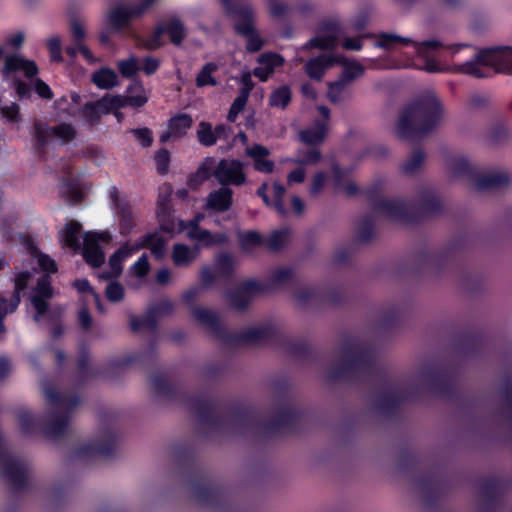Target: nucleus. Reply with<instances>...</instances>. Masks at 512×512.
Returning a JSON list of instances; mask_svg holds the SVG:
<instances>
[{
	"mask_svg": "<svg viewBox=\"0 0 512 512\" xmlns=\"http://www.w3.org/2000/svg\"><path fill=\"white\" fill-rule=\"evenodd\" d=\"M341 353L342 361L327 371L329 381L352 382L358 378L359 373H363L380 387L387 389L378 394L374 401L375 407L385 415L396 413L404 402L416 400L417 390L414 388L407 391L392 389L388 372L377 362L371 346L347 340L341 345Z\"/></svg>",
	"mask_w": 512,
	"mask_h": 512,
	"instance_id": "nucleus-1",
	"label": "nucleus"
},
{
	"mask_svg": "<svg viewBox=\"0 0 512 512\" xmlns=\"http://www.w3.org/2000/svg\"><path fill=\"white\" fill-rule=\"evenodd\" d=\"M365 194L374 211L383 213L395 222L417 224L443 211L442 201L431 188L420 190L417 203L401 199L388 200L381 197L375 188L367 190Z\"/></svg>",
	"mask_w": 512,
	"mask_h": 512,
	"instance_id": "nucleus-2",
	"label": "nucleus"
},
{
	"mask_svg": "<svg viewBox=\"0 0 512 512\" xmlns=\"http://www.w3.org/2000/svg\"><path fill=\"white\" fill-rule=\"evenodd\" d=\"M443 114L440 100L431 94L419 96L406 105L399 116L397 134L399 138L414 141L433 132Z\"/></svg>",
	"mask_w": 512,
	"mask_h": 512,
	"instance_id": "nucleus-3",
	"label": "nucleus"
},
{
	"mask_svg": "<svg viewBox=\"0 0 512 512\" xmlns=\"http://www.w3.org/2000/svg\"><path fill=\"white\" fill-rule=\"evenodd\" d=\"M149 382L157 396L184 403L197 416L199 424L211 429L223 426L224 418L218 413L213 400L202 394L190 395L183 392L178 384L172 383L160 372L151 374Z\"/></svg>",
	"mask_w": 512,
	"mask_h": 512,
	"instance_id": "nucleus-4",
	"label": "nucleus"
},
{
	"mask_svg": "<svg viewBox=\"0 0 512 512\" xmlns=\"http://www.w3.org/2000/svg\"><path fill=\"white\" fill-rule=\"evenodd\" d=\"M235 424L246 431L256 432L264 437H270L282 429L297 431L304 418V412L296 408H284L270 420L262 417L254 407L235 404L231 407Z\"/></svg>",
	"mask_w": 512,
	"mask_h": 512,
	"instance_id": "nucleus-5",
	"label": "nucleus"
},
{
	"mask_svg": "<svg viewBox=\"0 0 512 512\" xmlns=\"http://www.w3.org/2000/svg\"><path fill=\"white\" fill-rule=\"evenodd\" d=\"M454 70L475 78H490L496 74L512 75V46L483 48L473 59L455 64Z\"/></svg>",
	"mask_w": 512,
	"mask_h": 512,
	"instance_id": "nucleus-6",
	"label": "nucleus"
},
{
	"mask_svg": "<svg viewBox=\"0 0 512 512\" xmlns=\"http://www.w3.org/2000/svg\"><path fill=\"white\" fill-rule=\"evenodd\" d=\"M44 392L49 404L56 409L43 425V434L49 439H60L66 434L71 412L80 404V397L77 394L64 395L53 387H46Z\"/></svg>",
	"mask_w": 512,
	"mask_h": 512,
	"instance_id": "nucleus-7",
	"label": "nucleus"
},
{
	"mask_svg": "<svg viewBox=\"0 0 512 512\" xmlns=\"http://www.w3.org/2000/svg\"><path fill=\"white\" fill-rule=\"evenodd\" d=\"M449 168L454 177L467 178L478 191L500 189L507 187L510 183V178L506 173H483L466 157L453 158L449 163Z\"/></svg>",
	"mask_w": 512,
	"mask_h": 512,
	"instance_id": "nucleus-8",
	"label": "nucleus"
},
{
	"mask_svg": "<svg viewBox=\"0 0 512 512\" xmlns=\"http://www.w3.org/2000/svg\"><path fill=\"white\" fill-rule=\"evenodd\" d=\"M377 38V45L383 49H392L397 45H411L414 49L415 55L424 61V65L420 67L421 69L429 73H437L442 71L440 64L429 55L430 51H435L442 46L440 41L426 40L423 42H417L409 37H402L396 34L385 32L380 33Z\"/></svg>",
	"mask_w": 512,
	"mask_h": 512,
	"instance_id": "nucleus-9",
	"label": "nucleus"
},
{
	"mask_svg": "<svg viewBox=\"0 0 512 512\" xmlns=\"http://www.w3.org/2000/svg\"><path fill=\"white\" fill-rule=\"evenodd\" d=\"M214 161L213 157H208L198 168V173L203 175L204 179H208L211 176L210 167L207 163L213 164ZM212 175L225 187L229 185L242 186L247 180L244 164L238 159H220Z\"/></svg>",
	"mask_w": 512,
	"mask_h": 512,
	"instance_id": "nucleus-10",
	"label": "nucleus"
},
{
	"mask_svg": "<svg viewBox=\"0 0 512 512\" xmlns=\"http://www.w3.org/2000/svg\"><path fill=\"white\" fill-rule=\"evenodd\" d=\"M285 343V333L276 325L248 327L241 332H231L227 346L270 344L281 346Z\"/></svg>",
	"mask_w": 512,
	"mask_h": 512,
	"instance_id": "nucleus-11",
	"label": "nucleus"
},
{
	"mask_svg": "<svg viewBox=\"0 0 512 512\" xmlns=\"http://www.w3.org/2000/svg\"><path fill=\"white\" fill-rule=\"evenodd\" d=\"M421 377L433 395L448 400L457 399V380L447 369L439 366H429L422 371Z\"/></svg>",
	"mask_w": 512,
	"mask_h": 512,
	"instance_id": "nucleus-12",
	"label": "nucleus"
},
{
	"mask_svg": "<svg viewBox=\"0 0 512 512\" xmlns=\"http://www.w3.org/2000/svg\"><path fill=\"white\" fill-rule=\"evenodd\" d=\"M193 497L201 504L212 508H223L229 502V492L225 486L212 483L204 474L191 479Z\"/></svg>",
	"mask_w": 512,
	"mask_h": 512,
	"instance_id": "nucleus-13",
	"label": "nucleus"
},
{
	"mask_svg": "<svg viewBox=\"0 0 512 512\" xmlns=\"http://www.w3.org/2000/svg\"><path fill=\"white\" fill-rule=\"evenodd\" d=\"M117 447V434L114 429H103L102 434L90 442L83 443L74 449L75 458L101 457L110 459L114 456Z\"/></svg>",
	"mask_w": 512,
	"mask_h": 512,
	"instance_id": "nucleus-14",
	"label": "nucleus"
},
{
	"mask_svg": "<svg viewBox=\"0 0 512 512\" xmlns=\"http://www.w3.org/2000/svg\"><path fill=\"white\" fill-rule=\"evenodd\" d=\"M416 481L422 494L424 506L428 509L434 508L448 489L447 481L436 471L426 472L420 475Z\"/></svg>",
	"mask_w": 512,
	"mask_h": 512,
	"instance_id": "nucleus-15",
	"label": "nucleus"
},
{
	"mask_svg": "<svg viewBox=\"0 0 512 512\" xmlns=\"http://www.w3.org/2000/svg\"><path fill=\"white\" fill-rule=\"evenodd\" d=\"M269 292V285L257 280H247L233 290L225 293L228 304L235 310L245 311L254 295H261Z\"/></svg>",
	"mask_w": 512,
	"mask_h": 512,
	"instance_id": "nucleus-16",
	"label": "nucleus"
},
{
	"mask_svg": "<svg viewBox=\"0 0 512 512\" xmlns=\"http://www.w3.org/2000/svg\"><path fill=\"white\" fill-rule=\"evenodd\" d=\"M109 198L118 219L119 233L128 236L136 226L132 205L125 196H120L116 186L109 190Z\"/></svg>",
	"mask_w": 512,
	"mask_h": 512,
	"instance_id": "nucleus-17",
	"label": "nucleus"
},
{
	"mask_svg": "<svg viewBox=\"0 0 512 512\" xmlns=\"http://www.w3.org/2000/svg\"><path fill=\"white\" fill-rule=\"evenodd\" d=\"M479 487L482 496L479 512H495L502 494L508 488L507 482L499 477H487Z\"/></svg>",
	"mask_w": 512,
	"mask_h": 512,
	"instance_id": "nucleus-18",
	"label": "nucleus"
},
{
	"mask_svg": "<svg viewBox=\"0 0 512 512\" xmlns=\"http://www.w3.org/2000/svg\"><path fill=\"white\" fill-rule=\"evenodd\" d=\"M492 339L481 330H469L460 336L457 350L467 357L485 354L489 351Z\"/></svg>",
	"mask_w": 512,
	"mask_h": 512,
	"instance_id": "nucleus-19",
	"label": "nucleus"
},
{
	"mask_svg": "<svg viewBox=\"0 0 512 512\" xmlns=\"http://www.w3.org/2000/svg\"><path fill=\"white\" fill-rule=\"evenodd\" d=\"M227 11L235 20L234 30L240 35L244 36L254 31V12L248 5H236L233 0H220Z\"/></svg>",
	"mask_w": 512,
	"mask_h": 512,
	"instance_id": "nucleus-20",
	"label": "nucleus"
},
{
	"mask_svg": "<svg viewBox=\"0 0 512 512\" xmlns=\"http://www.w3.org/2000/svg\"><path fill=\"white\" fill-rule=\"evenodd\" d=\"M194 319L206 327L213 337L222 344L227 345L231 332L221 323L217 313L202 307H192Z\"/></svg>",
	"mask_w": 512,
	"mask_h": 512,
	"instance_id": "nucleus-21",
	"label": "nucleus"
},
{
	"mask_svg": "<svg viewBox=\"0 0 512 512\" xmlns=\"http://www.w3.org/2000/svg\"><path fill=\"white\" fill-rule=\"evenodd\" d=\"M233 134V128L227 124H217L215 127L208 121H200L196 130L198 142L204 147H211L218 140L227 141Z\"/></svg>",
	"mask_w": 512,
	"mask_h": 512,
	"instance_id": "nucleus-22",
	"label": "nucleus"
},
{
	"mask_svg": "<svg viewBox=\"0 0 512 512\" xmlns=\"http://www.w3.org/2000/svg\"><path fill=\"white\" fill-rule=\"evenodd\" d=\"M156 360L157 344L155 341H152L143 351L112 359L109 361L108 367L113 370H124L133 364L151 365L154 364Z\"/></svg>",
	"mask_w": 512,
	"mask_h": 512,
	"instance_id": "nucleus-23",
	"label": "nucleus"
},
{
	"mask_svg": "<svg viewBox=\"0 0 512 512\" xmlns=\"http://www.w3.org/2000/svg\"><path fill=\"white\" fill-rule=\"evenodd\" d=\"M344 60V57L341 55L321 54L307 61L305 72L311 79L320 81L328 68L342 64Z\"/></svg>",
	"mask_w": 512,
	"mask_h": 512,
	"instance_id": "nucleus-24",
	"label": "nucleus"
},
{
	"mask_svg": "<svg viewBox=\"0 0 512 512\" xmlns=\"http://www.w3.org/2000/svg\"><path fill=\"white\" fill-rule=\"evenodd\" d=\"M138 17H140V15L135 13L134 6L118 5L109 11L107 22L113 32H119L125 28H129L131 20Z\"/></svg>",
	"mask_w": 512,
	"mask_h": 512,
	"instance_id": "nucleus-25",
	"label": "nucleus"
},
{
	"mask_svg": "<svg viewBox=\"0 0 512 512\" xmlns=\"http://www.w3.org/2000/svg\"><path fill=\"white\" fill-rule=\"evenodd\" d=\"M233 204V191L229 187L222 186L211 191L207 198L205 208L208 211L223 213L228 211Z\"/></svg>",
	"mask_w": 512,
	"mask_h": 512,
	"instance_id": "nucleus-26",
	"label": "nucleus"
},
{
	"mask_svg": "<svg viewBox=\"0 0 512 512\" xmlns=\"http://www.w3.org/2000/svg\"><path fill=\"white\" fill-rule=\"evenodd\" d=\"M246 155L253 160V167L257 172L270 174L274 171L275 163L266 159L270 150L262 144H253L246 148Z\"/></svg>",
	"mask_w": 512,
	"mask_h": 512,
	"instance_id": "nucleus-27",
	"label": "nucleus"
},
{
	"mask_svg": "<svg viewBox=\"0 0 512 512\" xmlns=\"http://www.w3.org/2000/svg\"><path fill=\"white\" fill-rule=\"evenodd\" d=\"M134 250L149 249L155 259L160 260L166 252V242L158 235V232L146 233L135 244Z\"/></svg>",
	"mask_w": 512,
	"mask_h": 512,
	"instance_id": "nucleus-28",
	"label": "nucleus"
},
{
	"mask_svg": "<svg viewBox=\"0 0 512 512\" xmlns=\"http://www.w3.org/2000/svg\"><path fill=\"white\" fill-rule=\"evenodd\" d=\"M134 247H130L127 243L119 247L109 258V271L101 274L104 279L118 278L123 271V261L130 257L134 252Z\"/></svg>",
	"mask_w": 512,
	"mask_h": 512,
	"instance_id": "nucleus-29",
	"label": "nucleus"
},
{
	"mask_svg": "<svg viewBox=\"0 0 512 512\" xmlns=\"http://www.w3.org/2000/svg\"><path fill=\"white\" fill-rule=\"evenodd\" d=\"M59 193L61 197L70 204L79 203L83 199L79 181L72 175L62 177L59 184Z\"/></svg>",
	"mask_w": 512,
	"mask_h": 512,
	"instance_id": "nucleus-30",
	"label": "nucleus"
},
{
	"mask_svg": "<svg viewBox=\"0 0 512 512\" xmlns=\"http://www.w3.org/2000/svg\"><path fill=\"white\" fill-rule=\"evenodd\" d=\"M200 249L198 245L190 248L186 244L176 243L173 245L172 260L175 266H189L199 255Z\"/></svg>",
	"mask_w": 512,
	"mask_h": 512,
	"instance_id": "nucleus-31",
	"label": "nucleus"
},
{
	"mask_svg": "<svg viewBox=\"0 0 512 512\" xmlns=\"http://www.w3.org/2000/svg\"><path fill=\"white\" fill-rule=\"evenodd\" d=\"M327 129V123L318 120L312 127L301 131L300 140L310 146L321 144L326 138Z\"/></svg>",
	"mask_w": 512,
	"mask_h": 512,
	"instance_id": "nucleus-32",
	"label": "nucleus"
},
{
	"mask_svg": "<svg viewBox=\"0 0 512 512\" xmlns=\"http://www.w3.org/2000/svg\"><path fill=\"white\" fill-rule=\"evenodd\" d=\"M82 255L85 262L93 268H98L105 262V254L99 244L85 237Z\"/></svg>",
	"mask_w": 512,
	"mask_h": 512,
	"instance_id": "nucleus-33",
	"label": "nucleus"
},
{
	"mask_svg": "<svg viewBox=\"0 0 512 512\" xmlns=\"http://www.w3.org/2000/svg\"><path fill=\"white\" fill-rule=\"evenodd\" d=\"M161 25L164 33L169 36L171 43L175 46H180L187 35L183 22L177 17H171Z\"/></svg>",
	"mask_w": 512,
	"mask_h": 512,
	"instance_id": "nucleus-34",
	"label": "nucleus"
},
{
	"mask_svg": "<svg viewBox=\"0 0 512 512\" xmlns=\"http://www.w3.org/2000/svg\"><path fill=\"white\" fill-rule=\"evenodd\" d=\"M282 346H285L288 353L294 357L305 360H315L317 358L315 349L307 341H288L285 336V343Z\"/></svg>",
	"mask_w": 512,
	"mask_h": 512,
	"instance_id": "nucleus-35",
	"label": "nucleus"
},
{
	"mask_svg": "<svg viewBox=\"0 0 512 512\" xmlns=\"http://www.w3.org/2000/svg\"><path fill=\"white\" fill-rule=\"evenodd\" d=\"M77 371L81 378H94L100 376V372L89 366V349L85 343L79 346L77 357Z\"/></svg>",
	"mask_w": 512,
	"mask_h": 512,
	"instance_id": "nucleus-36",
	"label": "nucleus"
},
{
	"mask_svg": "<svg viewBox=\"0 0 512 512\" xmlns=\"http://www.w3.org/2000/svg\"><path fill=\"white\" fill-rule=\"evenodd\" d=\"M192 125L193 119L191 115L187 113H177L172 116L167 123L168 128L172 130L175 138H182L185 136Z\"/></svg>",
	"mask_w": 512,
	"mask_h": 512,
	"instance_id": "nucleus-37",
	"label": "nucleus"
},
{
	"mask_svg": "<svg viewBox=\"0 0 512 512\" xmlns=\"http://www.w3.org/2000/svg\"><path fill=\"white\" fill-rule=\"evenodd\" d=\"M92 82L100 89H112L118 84V76L109 67H102L92 74Z\"/></svg>",
	"mask_w": 512,
	"mask_h": 512,
	"instance_id": "nucleus-38",
	"label": "nucleus"
},
{
	"mask_svg": "<svg viewBox=\"0 0 512 512\" xmlns=\"http://www.w3.org/2000/svg\"><path fill=\"white\" fill-rule=\"evenodd\" d=\"M81 230L82 225L78 221L72 220L68 222L63 231H61L63 243L73 250H78L80 248L79 234Z\"/></svg>",
	"mask_w": 512,
	"mask_h": 512,
	"instance_id": "nucleus-39",
	"label": "nucleus"
},
{
	"mask_svg": "<svg viewBox=\"0 0 512 512\" xmlns=\"http://www.w3.org/2000/svg\"><path fill=\"white\" fill-rule=\"evenodd\" d=\"M292 100V92L289 86L282 85L274 89L268 99V104L272 108L285 110Z\"/></svg>",
	"mask_w": 512,
	"mask_h": 512,
	"instance_id": "nucleus-40",
	"label": "nucleus"
},
{
	"mask_svg": "<svg viewBox=\"0 0 512 512\" xmlns=\"http://www.w3.org/2000/svg\"><path fill=\"white\" fill-rule=\"evenodd\" d=\"M218 65L215 62H207L205 63L201 70L198 72L195 78V84L198 88H203L206 86H217L218 81L213 76V73L218 70Z\"/></svg>",
	"mask_w": 512,
	"mask_h": 512,
	"instance_id": "nucleus-41",
	"label": "nucleus"
},
{
	"mask_svg": "<svg viewBox=\"0 0 512 512\" xmlns=\"http://www.w3.org/2000/svg\"><path fill=\"white\" fill-rule=\"evenodd\" d=\"M355 231L358 242H369L374 235V217L371 214L364 215L357 223Z\"/></svg>",
	"mask_w": 512,
	"mask_h": 512,
	"instance_id": "nucleus-42",
	"label": "nucleus"
},
{
	"mask_svg": "<svg viewBox=\"0 0 512 512\" xmlns=\"http://www.w3.org/2000/svg\"><path fill=\"white\" fill-rule=\"evenodd\" d=\"M157 325L158 321L150 309H148L143 316H131L130 319V328L135 333L144 329L154 331L156 330Z\"/></svg>",
	"mask_w": 512,
	"mask_h": 512,
	"instance_id": "nucleus-43",
	"label": "nucleus"
},
{
	"mask_svg": "<svg viewBox=\"0 0 512 512\" xmlns=\"http://www.w3.org/2000/svg\"><path fill=\"white\" fill-rule=\"evenodd\" d=\"M337 41H338L337 35H334V34L319 35V36L313 37L309 41H307L304 44L303 48L331 50L336 47Z\"/></svg>",
	"mask_w": 512,
	"mask_h": 512,
	"instance_id": "nucleus-44",
	"label": "nucleus"
},
{
	"mask_svg": "<svg viewBox=\"0 0 512 512\" xmlns=\"http://www.w3.org/2000/svg\"><path fill=\"white\" fill-rule=\"evenodd\" d=\"M294 298L302 307H306L310 303L320 304L321 289L317 287L303 288L294 294Z\"/></svg>",
	"mask_w": 512,
	"mask_h": 512,
	"instance_id": "nucleus-45",
	"label": "nucleus"
},
{
	"mask_svg": "<svg viewBox=\"0 0 512 512\" xmlns=\"http://www.w3.org/2000/svg\"><path fill=\"white\" fill-rule=\"evenodd\" d=\"M159 221V231L173 234V233H181L186 230L185 221L178 220L176 221L173 217V214L160 216Z\"/></svg>",
	"mask_w": 512,
	"mask_h": 512,
	"instance_id": "nucleus-46",
	"label": "nucleus"
},
{
	"mask_svg": "<svg viewBox=\"0 0 512 512\" xmlns=\"http://www.w3.org/2000/svg\"><path fill=\"white\" fill-rule=\"evenodd\" d=\"M239 243L244 251H249L256 247H264V237L257 231H247L239 236Z\"/></svg>",
	"mask_w": 512,
	"mask_h": 512,
	"instance_id": "nucleus-47",
	"label": "nucleus"
},
{
	"mask_svg": "<svg viewBox=\"0 0 512 512\" xmlns=\"http://www.w3.org/2000/svg\"><path fill=\"white\" fill-rule=\"evenodd\" d=\"M424 160L425 152L421 148H417L412 152L409 159L401 165V170L405 174H413L421 168Z\"/></svg>",
	"mask_w": 512,
	"mask_h": 512,
	"instance_id": "nucleus-48",
	"label": "nucleus"
},
{
	"mask_svg": "<svg viewBox=\"0 0 512 512\" xmlns=\"http://www.w3.org/2000/svg\"><path fill=\"white\" fill-rule=\"evenodd\" d=\"M345 293L340 287L321 289L320 304L338 306L344 302Z\"/></svg>",
	"mask_w": 512,
	"mask_h": 512,
	"instance_id": "nucleus-49",
	"label": "nucleus"
},
{
	"mask_svg": "<svg viewBox=\"0 0 512 512\" xmlns=\"http://www.w3.org/2000/svg\"><path fill=\"white\" fill-rule=\"evenodd\" d=\"M103 114L105 113L99 100L87 102L83 107V116L90 125H97Z\"/></svg>",
	"mask_w": 512,
	"mask_h": 512,
	"instance_id": "nucleus-50",
	"label": "nucleus"
},
{
	"mask_svg": "<svg viewBox=\"0 0 512 512\" xmlns=\"http://www.w3.org/2000/svg\"><path fill=\"white\" fill-rule=\"evenodd\" d=\"M294 276L293 270L291 268L282 267L275 269L268 282H264L269 285V292L278 286H281L291 280Z\"/></svg>",
	"mask_w": 512,
	"mask_h": 512,
	"instance_id": "nucleus-51",
	"label": "nucleus"
},
{
	"mask_svg": "<svg viewBox=\"0 0 512 512\" xmlns=\"http://www.w3.org/2000/svg\"><path fill=\"white\" fill-rule=\"evenodd\" d=\"M288 238L287 230H275L267 238H264V247L277 252L280 251Z\"/></svg>",
	"mask_w": 512,
	"mask_h": 512,
	"instance_id": "nucleus-52",
	"label": "nucleus"
},
{
	"mask_svg": "<svg viewBox=\"0 0 512 512\" xmlns=\"http://www.w3.org/2000/svg\"><path fill=\"white\" fill-rule=\"evenodd\" d=\"M364 73V66L356 61L344 63L343 71L339 77L345 84H349Z\"/></svg>",
	"mask_w": 512,
	"mask_h": 512,
	"instance_id": "nucleus-53",
	"label": "nucleus"
},
{
	"mask_svg": "<svg viewBox=\"0 0 512 512\" xmlns=\"http://www.w3.org/2000/svg\"><path fill=\"white\" fill-rule=\"evenodd\" d=\"M24 58L17 54H9L4 57V65L1 69V74L4 79H7L12 73L22 70Z\"/></svg>",
	"mask_w": 512,
	"mask_h": 512,
	"instance_id": "nucleus-54",
	"label": "nucleus"
},
{
	"mask_svg": "<svg viewBox=\"0 0 512 512\" xmlns=\"http://www.w3.org/2000/svg\"><path fill=\"white\" fill-rule=\"evenodd\" d=\"M257 62L274 73L276 68L283 66L285 60L279 53L264 52L259 55Z\"/></svg>",
	"mask_w": 512,
	"mask_h": 512,
	"instance_id": "nucleus-55",
	"label": "nucleus"
},
{
	"mask_svg": "<svg viewBox=\"0 0 512 512\" xmlns=\"http://www.w3.org/2000/svg\"><path fill=\"white\" fill-rule=\"evenodd\" d=\"M216 269L219 276L229 278L234 273V262L231 255L222 253L216 260Z\"/></svg>",
	"mask_w": 512,
	"mask_h": 512,
	"instance_id": "nucleus-56",
	"label": "nucleus"
},
{
	"mask_svg": "<svg viewBox=\"0 0 512 512\" xmlns=\"http://www.w3.org/2000/svg\"><path fill=\"white\" fill-rule=\"evenodd\" d=\"M50 130L54 137L62 139L65 143L74 140L77 135L75 128L71 124L64 122L50 127Z\"/></svg>",
	"mask_w": 512,
	"mask_h": 512,
	"instance_id": "nucleus-57",
	"label": "nucleus"
},
{
	"mask_svg": "<svg viewBox=\"0 0 512 512\" xmlns=\"http://www.w3.org/2000/svg\"><path fill=\"white\" fill-rule=\"evenodd\" d=\"M99 104L102 105L105 114H110L113 111L126 107L124 96L121 95L104 96L99 99Z\"/></svg>",
	"mask_w": 512,
	"mask_h": 512,
	"instance_id": "nucleus-58",
	"label": "nucleus"
},
{
	"mask_svg": "<svg viewBox=\"0 0 512 512\" xmlns=\"http://www.w3.org/2000/svg\"><path fill=\"white\" fill-rule=\"evenodd\" d=\"M19 427L24 435H31L36 429V419L33 417L30 411L22 410L18 413Z\"/></svg>",
	"mask_w": 512,
	"mask_h": 512,
	"instance_id": "nucleus-59",
	"label": "nucleus"
},
{
	"mask_svg": "<svg viewBox=\"0 0 512 512\" xmlns=\"http://www.w3.org/2000/svg\"><path fill=\"white\" fill-rule=\"evenodd\" d=\"M227 241V236L224 233L216 232L212 233L211 231L204 229L201 232L198 242H200L204 247H213L216 245L224 244Z\"/></svg>",
	"mask_w": 512,
	"mask_h": 512,
	"instance_id": "nucleus-60",
	"label": "nucleus"
},
{
	"mask_svg": "<svg viewBox=\"0 0 512 512\" xmlns=\"http://www.w3.org/2000/svg\"><path fill=\"white\" fill-rule=\"evenodd\" d=\"M509 129L506 124L498 122L494 124L489 133V140L492 144H501L509 138Z\"/></svg>",
	"mask_w": 512,
	"mask_h": 512,
	"instance_id": "nucleus-61",
	"label": "nucleus"
},
{
	"mask_svg": "<svg viewBox=\"0 0 512 512\" xmlns=\"http://www.w3.org/2000/svg\"><path fill=\"white\" fill-rule=\"evenodd\" d=\"M35 291L36 293L33 296H39L46 299H51L53 297L50 275L43 274L38 278Z\"/></svg>",
	"mask_w": 512,
	"mask_h": 512,
	"instance_id": "nucleus-62",
	"label": "nucleus"
},
{
	"mask_svg": "<svg viewBox=\"0 0 512 512\" xmlns=\"http://www.w3.org/2000/svg\"><path fill=\"white\" fill-rule=\"evenodd\" d=\"M143 148H148L153 144L154 137L153 132L150 128H133L129 131Z\"/></svg>",
	"mask_w": 512,
	"mask_h": 512,
	"instance_id": "nucleus-63",
	"label": "nucleus"
},
{
	"mask_svg": "<svg viewBox=\"0 0 512 512\" xmlns=\"http://www.w3.org/2000/svg\"><path fill=\"white\" fill-rule=\"evenodd\" d=\"M118 70L122 77L132 78L139 70L138 62L135 57H130L125 60H120L117 64Z\"/></svg>",
	"mask_w": 512,
	"mask_h": 512,
	"instance_id": "nucleus-64",
	"label": "nucleus"
}]
</instances>
